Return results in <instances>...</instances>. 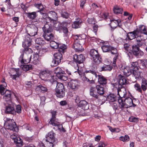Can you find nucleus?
<instances>
[{"label": "nucleus", "mask_w": 147, "mask_h": 147, "mask_svg": "<svg viewBox=\"0 0 147 147\" xmlns=\"http://www.w3.org/2000/svg\"><path fill=\"white\" fill-rule=\"evenodd\" d=\"M32 40L30 38L26 37L24 41L22 43L23 49H21L20 52L21 55L19 58V60L21 64L27 63L31 61L32 63L36 65L40 63L39 55L37 53H34L33 55V58H32L31 55L28 52L32 53L33 51L28 47L32 45Z\"/></svg>", "instance_id": "f257e3e1"}, {"label": "nucleus", "mask_w": 147, "mask_h": 147, "mask_svg": "<svg viewBox=\"0 0 147 147\" xmlns=\"http://www.w3.org/2000/svg\"><path fill=\"white\" fill-rule=\"evenodd\" d=\"M120 93V96H119L118 102L119 105H121V108H128L130 107H135L136 106L133 102L132 99L129 97H125L124 92Z\"/></svg>", "instance_id": "f03ea898"}, {"label": "nucleus", "mask_w": 147, "mask_h": 147, "mask_svg": "<svg viewBox=\"0 0 147 147\" xmlns=\"http://www.w3.org/2000/svg\"><path fill=\"white\" fill-rule=\"evenodd\" d=\"M127 81L126 78L125 76L120 74L118 75L117 78V82L119 86H120L117 88V94L120 96V93L122 92V91L126 92L125 88L123 85H125L127 84Z\"/></svg>", "instance_id": "7ed1b4c3"}, {"label": "nucleus", "mask_w": 147, "mask_h": 147, "mask_svg": "<svg viewBox=\"0 0 147 147\" xmlns=\"http://www.w3.org/2000/svg\"><path fill=\"white\" fill-rule=\"evenodd\" d=\"M40 77L42 80L49 82L51 84L54 81V76L50 74V71L48 70L41 72L40 74Z\"/></svg>", "instance_id": "20e7f679"}, {"label": "nucleus", "mask_w": 147, "mask_h": 147, "mask_svg": "<svg viewBox=\"0 0 147 147\" xmlns=\"http://www.w3.org/2000/svg\"><path fill=\"white\" fill-rule=\"evenodd\" d=\"M129 53H130L131 55L132 54L137 58H140L144 55L143 52L140 49L139 47L136 44L132 45Z\"/></svg>", "instance_id": "39448f33"}, {"label": "nucleus", "mask_w": 147, "mask_h": 147, "mask_svg": "<svg viewBox=\"0 0 147 147\" xmlns=\"http://www.w3.org/2000/svg\"><path fill=\"white\" fill-rule=\"evenodd\" d=\"M90 55L94 63L96 64L100 63L102 61V58L100 55H99L97 51L95 49L91 50Z\"/></svg>", "instance_id": "423d86ee"}, {"label": "nucleus", "mask_w": 147, "mask_h": 147, "mask_svg": "<svg viewBox=\"0 0 147 147\" xmlns=\"http://www.w3.org/2000/svg\"><path fill=\"white\" fill-rule=\"evenodd\" d=\"M52 115V117L49 122V123L53 126H57L58 129H60V127H62V125L59 124L58 121V120L57 119L56 116L57 114V112L55 111H52L51 112Z\"/></svg>", "instance_id": "0eeeda50"}, {"label": "nucleus", "mask_w": 147, "mask_h": 147, "mask_svg": "<svg viewBox=\"0 0 147 147\" xmlns=\"http://www.w3.org/2000/svg\"><path fill=\"white\" fill-rule=\"evenodd\" d=\"M5 113L13 115H16L15 109L14 107V105L11 101L8 103H5Z\"/></svg>", "instance_id": "6e6552de"}, {"label": "nucleus", "mask_w": 147, "mask_h": 147, "mask_svg": "<svg viewBox=\"0 0 147 147\" xmlns=\"http://www.w3.org/2000/svg\"><path fill=\"white\" fill-rule=\"evenodd\" d=\"M26 30L29 35L30 36H33L37 34L38 28L34 24H29L27 26Z\"/></svg>", "instance_id": "1a4fd4ad"}, {"label": "nucleus", "mask_w": 147, "mask_h": 147, "mask_svg": "<svg viewBox=\"0 0 147 147\" xmlns=\"http://www.w3.org/2000/svg\"><path fill=\"white\" fill-rule=\"evenodd\" d=\"M63 59L62 53L59 52L55 53L53 55V58L52 63L54 64L53 66L58 65Z\"/></svg>", "instance_id": "9d476101"}, {"label": "nucleus", "mask_w": 147, "mask_h": 147, "mask_svg": "<svg viewBox=\"0 0 147 147\" xmlns=\"http://www.w3.org/2000/svg\"><path fill=\"white\" fill-rule=\"evenodd\" d=\"M101 48L104 52H110L112 54L114 55L117 53V49L110 45H103Z\"/></svg>", "instance_id": "9b49d317"}, {"label": "nucleus", "mask_w": 147, "mask_h": 147, "mask_svg": "<svg viewBox=\"0 0 147 147\" xmlns=\"http://www.w3.org/2000/svg\"><path fill=\"white\" fill-rule=\"evenodd\" d=\"M90 95L91 96L97 99L99 102H102V98H105L103 96H100L98 94L97 92H96V88L91 87L90 89Z\"/></svg>", "instance_id": "f8f14e48"}, {"label": "nucleus", "mask_w": 147, "mask_h": 147, "mask_svg": "<svg viewBox=\"0 0 147 147\" xmlns=\"http://www.w3.org/2000/svg\"><path fill=\"white\" fill-rule=\"evenodd\" d=\"M15 123H13L12 122H7L5 123V126L6 129L13 131L16 132L18 131V127L16 126Z\"/></svg>", "instance_id": "ddd939ff"}, {"label": "nucleus", "mask_w": 147, "mask_h": 147, "mask_svg": "<svg viewBox=\"0 0 147 147\" xmlns=\"http://www.w3.org/2000/svg\"><path fill=\"white\" fill-rule=\"evenodd\" d=\"M83 77H88L90 79L93 78V76L94 75L96 78L97 77V75L95 70L93 69H90L86 70L83 73Z\"/></svg>", "instance_id": "4468645a"}, {"label": "nucleus", "mask_w": 147, "mask_h": 147, "mask_svg": "<svg viewBox=\"0 0 147 147\" xmlns=\"http://www.w3.org/2000/svg\"><path fill=\"white\" fill-rule=\"evenodd\" d=\"M74 61L78 64H80L83 63L85 60V57L82 54L78 55L76 54L74 55L73 56Z\"/></svg>", "instance_id": "2eb2a0df"}, {"label": "nucleus", "mask_w": 147, "mask_h": 147, "mask_svg": "<svg viewBox=\"0 0 147 147\" xmlns=\"http://www.w3.org/2000/svg\"><path fill=\"white\" fill-rule=\"evenodd\" d=\"M69 85L71 89L75 91L79 88L80 83L77 80H71L69 82Z\"/></svg>", "instance_id": "dca6fc26"}, {"label": "nucleus", "mask_w": 147, "mask_h": 147, "mask_svg": "<svg viewBox=\"0 0 147 147\" xmlns=\"http://www.w3.org/2000/svg\"><path fill=\"white\" fill-rule=\"evenodd\" d=\"M51 84L54 86H56L55 91H65L64 86L62 83L58 82L56 81H54Z\"/></svg>", "instance_id": "f3484780"}, {"label": "nucleus", "mask_w": 147, "mask_h": 147, "mask_svg": "<svg viewBox=\"0 0 147 147\" xmlns=\"http://www.w3.org/2000/svg\"><path fill=\"white\" fill-rule=\"evenodd\" d=\"M55 133L53 131H51L49 132L47 135L45 137V141H52L53 142H57V140L55 139L54 136Z\"/></svg>", "instance_id": "a211bd4d"}, {"label": "nucleus", "mask_w": 147, "mask_h": 147, "mask_svg": "<svg viewBox=\"0 0 147 147\" xmlns=\"http://www.w3.org/2000/svg\"><path fill=\"white\" fill-rule=\"evenodd\" d=\"M43 36L44 38L48 41L53 40L55 38V34L53 32L44 33Z\"/></svg>", "instance_id": "6ab92c4d"}, {"label": "nucleus", "mask_w": 147, "mask_h": 147, "mask_svg": "<svg viewBox=\"0 0 147 147\" xmlns=\"http://www.w3.org/2000/svg\"><path fill=\"white\" fill-rule=\"evenodd\" d=\"M98 82L100 85L103 86L106 85L107 81V79L102 75H97Z\"/></svg>", "instance_id": "aec40b11"}, {"label": "nucleus", "mask_w": 147, "mask_h": 147, "mask_svg": "<svg viewBox=\"0 0 147 147\" xmlns=\"http://www.w3.org/2000/svg\"><path fill=\"white\" fill-rule=\"evenodd\" d=\"M111 23L109 25L111 28L113 29L115 28L117 26H119V24L121 22L120 20H115L113 19L111 20Z\"/></svg>", "instance_id": "412c9836"}, {"label": "nucleus", "mask_w": 147, "mask_h": 147, "mask_svg": "<svg viewBox=\"0 0 147 147\" xmlns=\"http://www.w3.org/2000/svg\"><path fill=\"white\" fill-rule=\"evenodd\" d=\"M73 47L77 52H82L84 49L82 46L78 42V40H76L73 45Z\"/></svg>", "instance_id": "4be33fe9"}, {"label": "nucleus", "mask_w": 147, "mask_h": 147, "mask_svg": "<svg viewBox=\"0 0 147 147\" xmlns=\"http://www.w3.org/2000/svg\"><path fill=\"white\" fill-rule=\"evenodd\" d=\"M75 20L72 24V28L75 29L80 28L82 23V20L79 18H76Z\"/></svg>", "instance_id": "5701e85b"}, {"label": "nucleus", "mask_w": 147, "mask_h": 147, "mask_svg": "<svg viewBox=\"0 0 147 147\" xmlns=\"http://www.w3.org/2000/svg\"><path fill=\"white\" fill-rule=\"evenodd\" d=\"M79 107H81L84 110H87L89 109L88 103L84 100H81L78 105Z\"/></svg>", "instance_id": "b1692460"}, {"label": "nucleus", "mask_w": 147, "mask_h": 147, "mask_svg": "<svg viewBox=\"0 0 147 147\" xmlns=\"http://www.w3.org/2000/svg\"><path fill=\"white\" fill-rule=\"evenodd\" d=\"M121 105H119L118 106L116 103H113L112 105V107L114 110L115 113V114L120 113L121 111L124 109V108H121Z\"/></svg>", "instance_id": "393cba45"}, {"label": "nucleus", "mask_w": 147, "mask_h": 147, "mask_svg": "<svg viewBox=\"0 0 147 147\" xmlns=\"http://www.w3.org/2000/svg\"><path fill=\"white\" fill-rule=\"evenodd\" d=\"M49 24H45L44 27L42 28L44 33L49 32H52L53 31L52 25H49Z\"/></svg>", "instance_id": "a878e982"}, {"label": "nucleus", "mask_w": 147, "mask_h": 147, "mask_svg": "<svg viewBox=\"0 0 147 147\" xmlns=\"http://www.w3.org/2000/svg\"><path fill=\"white\" fill-rule=\"evenodd\" d=\"M118 97L116 95L111 93L107 96V99L109 102H114L116 101L117 99L118 100Z\"/></svg>", "instance_id": "bb28decb"}, {"label": "nucleus", "mask_w": 147, "mask_h": 147, "mask_svg": "<svg viewBox=\"0 0 147 147\" xmlns=\"http://www.w3.org/2000/svg\"><path fill=\"white\" fill-rule=\"evenodd\" d=\"M132 71V69L130 68L127 66L124 68L123 72L125 75L128 76L131 74Z\"/></svg>", "instance_id": "cd10ccee"}, {"label": "nucleus", "mask_w": 147, "mask_h": 147, "mask_svg": "<svg viewBox=\"0 0 147 147\" xmlns=\"http://www.w3.org/2000/svg\"><path fill=\"white\" fill-rule=\"evenodd\" d=\"M57 74L56 75V76L59 79L63 81H65L67 80V77L66 76V74L65 73V71L61 72V73Z\"/></svg>", "instance_id": "c85d7f7f"}, {"label": "nucleus", "mask_w": 147, "mask_h": 147, "mask_svg": "<svg viewBox=\"0 0 147 147\" xmlns=\"http://www.w3.org/2000/svg\"><path fill=\"white\" fill-rule=\"evenodd\" d=\"M141 72L138 70L134 69L132 71V74L136 79H139L142 78L141 76Z\"/></svg>", "instance_id": "c756f323"}, {"label": "nucleus", "mask_w": 147, "mask_h": 147, "mask_svg": "<svg viewBox=\"0 0 147 147\" xmlns=\"http://www.w3.org/2000/svg\"><path fill=\"white\" fill-rule=\"evenodd\" d=\"M98 94L100 95L103 94L105 93L104 88L100 85H97L96 88Z\"/></svg>", "instance_id": "7c9ffc66"}, {"label": "nucleus", "mask_w": 147, "mask_h": 147, "mask_svg": "<svg viewBox=\"0 0 147 147\" xmlns=\"http://www.w3.org/2000/svg\"><path fill=\"white\" fill-rule=\"evenodd\" d=\"M26 14L27 16L30 20H34L37 16L36 13L35 12L26 13Z\"/></svg>", "instance_id": "2f4dec72"}, {"label": "nucleus", "mask_w": 147, "mask_h": 147, "mask_svg": "<svg viewBox=\"0 0 147 147\" xmlns=\"http://www.w3.org/2000/svg\"><path fill=\"white\" fill-rule=\"evenodd\" d=\"M36 89L37 90L40 91L43 93L47 92L48 91V89L46 87L43 86L42 85L37 86Z\"/></svg>", "instance_id": "473e14b6"}, {"label": "nucleus", "mask_w": 147, "mask_h": 147, "mask_svg": "<svg viewBox=\"0 0 147 147\" xmlns=\"http://www.w3.org/2000/svg\"><path fill=\"white\" fill-rule=\"evenodd\" d=\"M141 86L144 91H146L147 88V80L144 78H142Z\"/></svg>", "instance_id": "72a5a7b5"}, {"label": "nucleus", "mask_w": 147, "mask_h": 147, "mask_svg": "<svg viewBox=\"0 0 147 147\" xmlns=\"http://www.w3.org/2000/svg\"><path fill=\"white\" fill-rule=\"evenodd\" d=\"M55 94L58 98H62L64 97L65 95V91H55Z\"/></svg>", "instance_id": "f704fd0d"}, {"label": "nucleus", "mask_w": 147, "mask_h": 147, "mask_svg": "<svg viewBox=\"0 0 147 147\" xmlns=\"http://www.w3.org/2000/svg\"><path fill=\"white\" fill-rule=\"evenodd\" d=\"M53 26L55 29L57 31H60L62 30L61 25V23L57 22L56 21L54 22Z\"/></svg>", "instance_id": "c9c22d12"}, {"label": "nucleus", "mask_w": 147, "mask_h": 147, "mask_svg": "<svg viewBox=\"0 0 147 147\" xmlns=\"http://www.w3.org/2000/svg\"><path fill=\"white\" fill-rule=\"evenodd\" d=\"M67 46L64 44H60L59 48L58 51L61 52L63 54L65 52L67 48Z\"/></svg>", "instance_id": "e433bc0d"}, {"label": "nucleus", "mask_w": 147, "mask_h": 147, "mask_svg": "<svg viewBox=\"0 0 147 147\" xmlns=\"http://www.w3.org/2000/svg\"><path fill=\"white\" fill-rule=\"evenodd\" d=\"M49 14L50 15L51 18L55 22L58 18V16L56 13L53 11H51L49 12Z\"/></svg>", "instance_id": "4c0bfd02"}, {"label": "nucleus", "mask_w": 147, "mask_h": 147, "mask_svg": "<svg viewBox=\"0 0 147 147\" xmlns=\"http://www.w3.org/2000/svg\"><path fill=\"white\" fill-rule=\"evenodd\" d=\"M113 11L115 13L118 14L122 13L123 12V9L122 8L119 7L118 6H116L113 9Z\"/></svg>", "instance_id": "58836bf2"}, {"label": "nucleus", "mask_w": 147, "mask_h": 147, "mask_svg": "<svg viewBox=\"0 0 147 147\" xmlns=\"http://www.w3.org/2000/svg\"><path fill=\"white\" fill-rule=\"evenodd\" d=\"M60 43L54 41H52L50 42L51 47L53 49H57L59 48Z\"/></svg>", "instance_id": "ea45409f"}, {"label": "nucleus", "mask_w": 147, "mask_h": 147, "mask_svg": "<svg viewBox=\"0 0 147 147\" xmlns=\"http://www.w3.org/2000/svg\"><path fill=\"white\" fill-rule=\"evenodd\" d=\"M138 66V62L137 61L132 62L131 63L130 68L132 69V71L134 69L138 70L139 67Z\"/></svg>", "instance_id": "a19ab883"}, {"label": "nucleus", "mask_w": 147, "mask_h": 147, "mask_svg": "<svg viewBox=\"0 0 147 147\" xmlns=\"http://www.w3.org/2000/svg\"><path fill=\"white\" fill-rule=\"evenodd\" d=\"M139 31L140 32L145 34L147 33L146 27L144 25L140 26L139 27Z\"/></svg>", "instance_id": "79ce46f5"}, {"label": "nucleus", "mask_w": 147, "mask_h": 147, "mask_svg": "<svg viewBox=\"0 0 147 147\" xmlns=\"http://www.w3.org/2000/svg\"><path fill=\"white\" fill-rule=\"evenodd\" d=\"M76 40H86V35L85 34H82L80 35H76L75 36Z\"/></svg>", "instance_id": "37998d69"}, {"label": "nucleus", "mask_w": 147, "mask_h": 147, "mask_svg": "<svg viewBox=\"0 0 147 147\" xmlns=\"http://www.w3.org/2000/svg\"><path fill=\"white\" fill-rule=\"evenodd\" d=\"M44 19L45 21L46 22L45 24H49V25H52V23L53 24L54 23V21L50 17L47 16Z\"/></svg>", "instance_id": "c03bdc74"}, {"label": "nucleus", "mask_w": 147, "mask_h": 147, "mask_svg": "<svg viewBox=\"0 0 147 147\" xmlns=\"http://www.w3.org/2000/svg\"><path fill=\"white\" fill-rule=\"evenodd\" d=\"M33 68L32 66L30 64L24 65L22 67V69L24 71H27L31 70Z\"/></svg>", "instance_id": "a18cd8bd"}, {"label": "nucleus", "mask_w": 147, "mask_h": 147, "mask_svg": "<svg viewBox=\"0 0 147 147\" xmlns=\"http://www.w3.org/2000/svg\"><path fill=\"white\" fill-rule=\"evenodd\" d=\"M35 42L36 44L41 45L45 43V41L41 38H37L35 40Z\"/></svg>", "instance_id": "49530a36"}, {"label": "nucleus", "mask_w": 147, "mask_h": 147, "mask_svg": "<svg viewBox=\"0 0 147 147\" xmlns=\"http://www.w3.org/2000/svg\"><path fill=\"white\" fill-rule=\"evenodd\" d=\"M112 69V67L110 65H104L101 67V71H111Z\"/></svg>", "instance_id": "de8ad7c7"}, {"label": "nucleus", "mask_w": 147, "mask_h": 147, "mask_svg": "<svg viewBox=\"0 0 147 147\" xmlns=\"http://www.w3.org/2000/svg\"><path fill=\"white\" fill-rule=\"evenodd\" d=\"M14 142L16 144H18V146H20L22 145L23 142L22 139L19 137H17L15 140Z\"/></svg>", "instance_id": "09e8293b"}, {"label": "nucleus", "mask_w": 147, "mask_h": 147, "mask_svg": "<svg viewBox=\"0 0 147 147\" xmlns=\"http://www.w3.org/2000/svg\"><path fill=\"white\" fill-rule=\"evenodd\" d=\"M71 22V19L68 20L66 21H64L61 23V27H65L67 28L68 25L70 24Z\"/></svg>", "instance_id": "8fccbe9b"}, {"label": "nucleus", "mask_w": 147, "mask_h": 147, "mask_svg": "<svg viewBox=\"0 0 147 147\" xmlns=\"http://www.w3.org/2000/svg\"><path fill=\"white\" fill-rule=\"evenodd\" d=\"M138 63V67L142 69H145L146 67L143 60H140Z\"/></svg>", "instance_id": "3c124183"}, {"label": "nucleus", "mask_w": 147, "mask_h": 147, "mask_svg": "<svg viewBox=\"0 0 147 147\" xmlns=\"http://www.w3.org/2000/svg\"><path fill=\"white\" fill-rule=\"evenodd\" d=\"M127 38L129 40L135 39L136 37L133 32L128 33L127 35Z\"/></svg>", "instance_id": "603ef678"}, {"label": "nucleus", "mask_w": 147, "mask_h": 147, "mask_svg": "<svg viewBox=\"0 0 147 147\" xmlns=\"http://www.w3.org/2000/svg\"><path fill=\"white\" fill-rule=\"evenodd\" d=\"M47 142V147H53L55 145V143H57L56 142H53V141H46Z\"/></svg>", "instance_id": "864d4df0"}, {"label": "nucleus", "mask_w": 147, "mask_h": 147, "mask_svg": "<svg viewBox=\"0 0 147 147\" xmlns=\"http://www.w3.org/2000/svg\"><path fill=\"white\" fill-rule=\"evenodd\" d=\"M134 87L135 89L139 92H142V88L141 86L138 83H136L134 85Z\"/></svg>", "instance_id": "5fc2aeb1"}, {"label": "nucleus", "mask_w": 147, "mask_h": 147, "mask_svg": "<svg viewBox=\"0 0 147 147\" xmlns=\"http://www.w3.org/2000/svg\"><path fill=\"white\" fill-rule=\"evenodd\" d=\"M4 83L5 84L4 85H0V94H1V95H4V91L5 89V87H3V86L5 87H6L7 86L5 82Z\"/></svg>", "instance_id": "6e6d98bb"}, {"label": "nucleus", "mask_w": 147, "mask_h": 147, "mask_svg": "<svg viewBox=\"0 0 147 147\" xmlns=\"http://www.w3.org/2000/svg\"><path fill=\"white\" fill-rule=\"evenodd\" d=\"M88 23L90 24H95L96 22V19L93 18H88L87 20Z\"/></svg>", "instance_id": "4d7b16f0"}, {"label": "nucleus", "mask_w": 147, "mask_h": 147, "mask_svg": "<svg viewBox=\"0 0 147 147\" xmlns=\"http://www.w3.org/2000/svg\"><path fill=\"white\" fill-rule=\"evenodd\" d=\"M64 71L61 69V68L59 67H57L55 68L54 70V73L56 74V75L57 74H58L59 75V73L61 72H63L64 73Z\"/></svg>", "instance_id": "13d9d810"}, {"label": "nucleus", "mask_w": 147, "mask_h": 147, "mask_svg": "<svg viewBox=\"0 0 147 147\" xmlns=\"http://www.w3.org/2000/svg\"><path fill=\"white\" fill-rule=\"evenodd\" d=\"M61 28L64 33V36L67 37L68 36V33H69L68 28L66 27Z\"/></svg>", "instance_id": "bf43d9fd"}, {"label": "nucleus", "mask_w": 147, "mask_h": 147, "mask_svg": "<svg viewBox=\"0 0 147 147\" xmlns=\"http://www.w3.org/2000/svg\"><path fill=\"white\" fill-rule=\"evenodd\" d=\"M91 80H90L89 79L86 77H83L82 80H83L89 82L90 84H93L94 83V80H93V78H91Z\"/></svg>", "instance_id": "052dcab7"}, {"label": "nucleus", "mask_w": 147, "mask_h": 147, "mask_svg": "<svg viewBox=\"0 0 147 147\" xmlns=\"http://www.w3.org/2000/svg\"><path fill=\"white\" fill-rule=\"evenodd\" d=\"M131 45L128 43H125L124 45V48L125 49L129 52H130L131 49Z\"/></svg>", "instance_id": "680f3d73"}, {"label": "nucleus", "mask_w": 147, "mask_h": 147, "mask_svg": "<svg viewBox=\"0 0 147 147\" xmlns=\"http://www.w3.org/2000/svg\"><path fill=\"white\" fill-rule=\"evenodd\" d=\"M61 16L63 18L67 19L69 17V14L66 12H62Z\"/></svg>", "instance_id": "e2e57ef3"}, {"label": "nucleus", "mask_w": 147, "mask_h": 147, "mask_svg": "<svg viewBox=\"0 0 147 147\" xmlns=\"http://www.w3.org/2000/svg\"><path fill=\"white\" fill-rule=\"evenodd\" d=\"M41 102L40 104V105L41 106H44L45 104V100L46 98L45 96H42L40 97Z\"/></svg>", "instance_id": "0e129e2a"}, {"label": "nucleus", "mask_w": 147, "mask_h": 147, "mask_svg": "<svg viewBox=\"0 0 147 147\" xmlns=\"http://www.w3.org/2000/svg\"><path fill=\"white\" fill-rule=\"evenodd\" d=\"M3 99L6 101V103H8L11 100V96H4Z\"/></svg>", "instance_id": "69168bd1"}, {"label": "nucleus", "mask_w": 147, "mask_h": 147, "mask_svg": "<svg viewBox=\"0 0 147 147\" xmlns=\"http://www.w3.org/2000/svg\"><path fill=\"white\" fill-rule=\"evenodd\" d=\"M34 6L39 9L40 11H42L43 10L44 7L42 5L41 3L40 4H36L35 3Z\"/></svg>", "instance_id": "338daca9"}, {"label": "nucleus", "mask_w": 147, "mask_h": 147, "mask_svg": "<svg viewBox=\"0 0 147 147\" xmlns=\"http://www.w3.org/2000/svg\"><path fill=\"white\" fill-rule=\"evenodd\" d=\"M129 121L131 122L137 123L138 121V118L133 116H131L129 118Z\"/></svg>", "instance_id": "774afa93"}]
</instances>
